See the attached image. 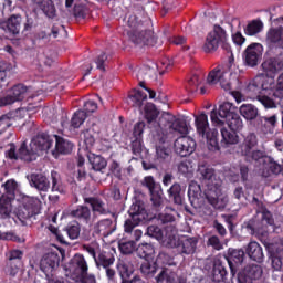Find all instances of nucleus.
<instances>
[{
	"instance_id": "63",
	"label": "nucleus",
	"mask_w": 283,
	"mask_h": 283,
	"mask_svg": "<svg viewBox=\"0 0 283 283\" xmlns=\"http://www.w3.org/2000/svg\"><path fill=\"white\" fill-rule=\"evenodd\" d=\"M8 127H12V119L8 115L0 117V134L6 132Z\"/></svg>"
},
{
	"instance_id": "23",
	"label": "nucleus",
	"mask_w": 283,
	"mask_h": 283,
	"mask_svg": "<svg viewBox=\"0 0 283 283\" xmlns=\"http://www.w3.org/2000/svg\"><path fill=\"white\" fill-rule=\"evenodd\" d=\"M275 221H273V214L269 212V210H263L262 212V227L256 226L253 228L251 224L247 226L248 231H250L251 235H255L258 233L259 235L262 233H265L266 227H273Z\"/></svg>"
},
{
	"instance_id": "33",
	"label": "nucleus",
	"mask_w": 283,
	"mask_h": 283,
	"mask_svg": "<svg viewBox=\"0 0 283 283\" xmlns=\"http://www.w3.org/2000/svg\"><path fill=\"white\" fill-rule=\"evenodd\" d=\"M239 112L245 120H255V118H258V107L253 104L241 105Z\"/></svg>"
},
{
	"instance_id": "57",
	"label": "nucleus",
	"mask_w": 283,
	"mask_h": 283,
	"mask_svg": "<svg viewBox=\"0 0 283 283\" xmlns=\"http://www.w3.org/2000/svg\"><path fill=\"white\" fill-rule=\"evenodd\" d=\"M145 132V122H139L135 124L133 136L135 140H143V133Z\"/></svg>"
},
{
	"instance_id": "54",
	"label": "nucleus",
	"mask_w": 283,
	"mask_h": 283,
	"mask_svg": "<svg viewBox=\"0 0 283 283\" xmlns=\"http://www.w3.org/2000/svg\"><path fill=\"white\" fill-rule=\"evenodd\" d=\"M258 101L259 103H261V105H263V107H265V109H274L275 107H277L275 101L266 95H260L258 97Z\"/></svg>"
},
{
	"instance_id": "5",
	"label": "nucleus",
	"mask_w": 283,
	"mask_h": 283,
	"mask_svg": "<svg viewBox=\"0 0 283 283\" xmlns=\"http://www.w3.org/2000/svg\"><path fill=\"white\" fill-rule=\"evenodd\" d=\"M145 118L148 123V127L151 130V134L155 140H159L160 143H165L166 134H165V118L160 117L158 119V108L156 105L151 103H147L144 108Z\"/></svg>"
},
{
	"instance_id": "58",
	"label": "nucleus",
	"mask_w": 283,
	"mask_h": 283,
	"mask_svg": "<svg viewBox=\"0 0 283 283\" xmlns=\"http://www.w3.org/2000/svg\"><path fill=\"white\" fill-rule=\"evenodd\" d=\"M247 156L249 160H255L256 163H262L264 164V159L266 157H264V153H262L261 150H251V154L249 155H243Z\"/></svg>"
},
{
	"instance_id": "46",
	"label": "nucleus",
	"mask_w": 283,
	"mask_h": 283,
	"mask_svg": "<svg viewBox=\"0 0 283 283\" xmlns=\"http://www.w3.org/2000/svg\"><path fill=\"white\" fill-rule=\"evenodd\" d=\"M52 178V191H56L57 193H65V189L61 185V176L56 171L51 172Z\"/></svg>"
},
{
	"instance_id": "37",
	"label": "nucleus",
	"mask_w": 283,
	"mask_h": 283,
	"mask_svg": "<svg viewBox=\"0 0 283 283\" xmlns=\"http://www.w3.org/2000/svg\"><path fill=\"white\" fill-rule=\"evenodd\" d=\"M144 101H147V94L142 91H134V93L128 96V105L133 107H143Z\"/></svg>"
},
{
	"instance_id": "39",
	"label": "nucleus",
	"mask_w": 283,
	"mask_h": 283,
	"mask_svg": "<svg viewBox=\"0 0 283 283\" xmlns=\"http://www.w3.org/2000/svg\"><path fill=\"white\" fill-rule=\"evenodd\" d=\"M262 30H264V23L260 20H253L247 25L244 32L248 36H255V34H260Z\"/></svg>"
},
{
	"instance_id": "38",
	"label": "nucleus",
	"mask_w": 283,
	"mask_h": 283,
	"mask_svg": "<svg viewBox=\"0 0 283 283\" xmlns=\"http://www.w3.org/2000/svg\"><path fill=\"white\" fill-rule=\"evenodd\" d=\"M71 216L77 218V220H81L82 222H90L92 212L90 211V208L80 206L71 212Z\"/></svg>"
},
{
	"instance_id": "64",
	"label": "nucleus",
	"mask_w": 283,
	"mask_h": 283,
	"mask_svg": "<svg viewBox=\"0 0 283 283\" xmlns=\"http://www.w3.org/2000/svg\"><path fill=\"white\" fill-rule=\"evenodd\" d=\"M158 220L161 221V224H167L169 222H174L176 220V217L171 212H163L158 216Z\"/></svg>"
},
{
	"instance_id": "40",
	"label": "nucleus",
	"mask_w": 283,
	"mask_h": 283,
	"mask_svg": "<svg viewBox=\"0 0 283 283\" xmlns=\"http://www.w3.org/2000/svg\"><path fill=\"white\" fill-rule=\"evenodd\" d=\"M7 30L11 34H19L21 30V15H11L7 22Z\"/></svg>"
},
{
	"instance_id": "43",
	"label": "nucleus",
	"mask_w": 283,
	"mask_h": 283,
	"mask_svg": "<svg viewBox=\"0 0 283 283\" xmlns=\"http://www.w3.org/2000/svg\"><path fill=\"white\" fill-rule=\"evenodd\" d=\"M137 254L144 260H149L154 255V245L149 243H142L137 248Z\"/></svg>"
},
{
	"instance_id": "14",
	"label": "nucleus",
	"mask_w": 283,
	"mask_h": 283,
	"mask_svg": "<svg viewBox=\"0 0 283 283\" xmlns=\"http://www.w3.org/2000/svg\"><path fill=\"white\" fill-rule=\"evenodd\" d=\"M206 196L214 209H224L229 203V197L222 191V187L210 188Z\"/></svg>"
},
{
	"instance_id": "50",
	"label": "nucleus",
	"mask_w": 283,
	"mask_h": 283,
	"mask_svg": "<svg viewBox=\"0 0 283 283\" xmlns=\"http://www.w3.org/2000/svg\"><path fill=\"white\" fill-rule=\"evenodd\" d=\"M178 171H179V174H182V176H192L193 175V164L189 160L181 161L178 165Z\"/></svg>"
},
{
	"instance_id": "60",
	"label": "nucleus",
	"mask_w": 283,
	"mask_h": 283,
	"mask_svg": "<svg viewBox=\"0 0 283 283\" xmlns=\"http://www.w3.org/2000/svg\"><path fill=\"white\" fill-rule=\"evenodd\" d=\"M180 185L174 184L168 190L169 196L175 199V202H180Z\"/></svg>"
},
{
	"instance_id": "42",
	"label": "nucleus",
	"mask_w": 283,
	"mask_h": 283,
	"mask_svg": "<svg viewBox=\"0 0 283 283\" xmlns=\"http://www.w3.org/2000/svg\"><path fill=\"white\" fill-rule=\"evenodd\" d=\"M87 118V113L85 111H77L73 114L71 118V127L73 129H78L83 123H85V119Z\"/></svg>"
},
{
	"instance_id": "29",
	"label": "nucleus",
	"mask_w": 283,
	"mask_h": 283,
	"mask_svg": "<svg viewBox=\"0 0 283 283\" xmlns=\"http://www.w3.org/2000/svg\"><path fill=\"white\" fill-rule=\"evenodd\" d=\"M221 145L229 147V145H238L240 143V136L235 132H230L227 128H221Z\"/></svg>"
},
{
	"instance_id": "26",
	"label": "nucleus",
	"mask_w": 283,
	"mask_h": 283,
	"mask_svg": "<svg viewBox=\"0 0 283 283\" xmlns=\"http://www.w3.org/2000/svg\"><path fill=\"white\" fill-rule=\"evenodd\" d=\"M258 147V135L249 133L240 145V154L242 156H249L253 149Z\"/></svg>"
},
{
	"instance_id": "44",
	"label": "nucleus",
	"mask_w": 283,
	"mask_h": 283,
	"mask_svg": "<svg viewBox=\"0 0 283 283\" xmlns=\"http://www.w3.org/2000/svg\"><path fill=\"white\" fill-rule=\"evenodd\" d=\"M114 255H112V253L109 252H102L98 255V259H96V264H98L99 266H103L104 269H107L108 266H112V264H114Z\"/></svg>"
},
{
	"instance_id": "7",
	"label": "nucleus",
	"mask_w": 283,
	"mask_h": 283,
	"mask_svg": "<svg viewBox=\"0 0 283 283\" xmlns=\"http://www.w3.org/2000/svg\"><path fill=\"white\" fill-rule=\"evenodd\" d=\"M128 36L136 45H154V36L151 31H147L143 28V23L138 22V17L130 15L128 18Z\"/></svg>"
},
{
	"instance_id": "56",
	"label": "nucleus",
	"mask_w": 283,
	"mask_h": 283,
	"mask_svg": "<svg viewBox=\"0 0 283 283\" xmlns=\"http://www.w3.org/2000/svg\"><path fill=\"white\" fill-rule=\"evenodd\" d=\"M90 202L93 211L96 213H107V210H105V203H103L101 199H90Z\"/></svg>"
},
{
	"instance_id": "13",
	"label": "nucleus",
	"mask_w": 283,
	"mask_h": 283,
	"mask_svg": "<svg viewBox=\"0 0 283 283\" xmlns=\"http://www.w3.org/2000/svg\"><path fill=\"white\" fill-rule=\"evenodd\" d=\"M264 46L261 43H251L247 46L243 53V60L249 67H255L262 61Z\"/></svg>"
},
{
	"instance_id": "61",
	"label": "nucleus",
	"mask_w": 283,
	"mask_h": 283,
	"mask_svg": "<svg viewBox=\"0 0 283 283\" xmlns=\"http://www.w3.org/2000/svg\"><path fill=\"white\" fill-rule=\"evenodd\" d=\"M39 199L34 198V197H27L24 198V207H27V209H29L30 211H34L35 207H39Z\"/></svg>"
},
{
	"instance_id": "34",
	"label": "nucleus",
	"mask_w": 283,
	"mask_h": 283,
	"mask_svg": "<svg viewBox=\"0 0 283 283\" xmlns=\"http://www.w3.org/2000/svg\"><path fill=\"white\" fill-rule=\"evenodd\" d=\"M82 136L84 138V144L86 145V149H91V147H94V143H96V136H98V129L96 126H93L92 128H87L82 133Z\"/></svg>"
},
{
	"instance_id": "4",
	"label": "nucleus",
	"mask_w": 283,
	"mask_h": 283,
	"mask_svg": "<svg viewBox=\"0 0 283 283\" xmlns=\"http://www.w3.org/2000/svg\"><path fill=\"white\" fill-rule=\"evenodd\" d=\"M228 41L229 35H227V31H224L220 25H214L213 30H211L206 36L202 50L206 54H211V52H216V50L221 45L226 52H230L231 54V44Z\"/></svg>"
},
{
	"instance_id": "30",
	"label": "nucleus",
	"mask_w": 283,
	"mask_h": 283,
	"mask_svg": "<svg viewBox=\"0 0 283 283\" xmlns=\"http://www.w3.org/2000/svg\"><path fill=\"white\" fill-rule=\"evenodd\" d=\"M36 6H39L40 10L44 12L45 17L49 19H54L56 17V8L54 7V2L52 0H33Z\"/></svg>"
},
{
	"instance_id": "20",
	"label": "nucleus",
	"mask_w": 283,
	"mask_h": 283,
	"mask_svg": "<svg viewBox=\"0 0 283 283\" xmlns=\"http://www.w3.org/2000/svg\"><path fill=\"white\" fill-rule=\"evenodd\" d=\"M116 231V223L111 219H104L98 221L93 227V235L107 238V235H112L113 232Z\"/></svg>"
},
{
	"instance_id": "47",
	"label": "nucleus",
	"mask_w": 283,
	"mask_h": 283,
	"mask_svg": "<svg viewBox=\"0 0 283 283\" xmlns=\"http://www.w3.org/2000/svg\"><path fill=\"white\" fill-rule=\"evenodd\" d=\"M170 127L174 129V132H178V134H182L184 136L189 134V127L187 126V123L180 119H175Z\"/></svg>"
},
{
	"instance_id": "62",
	"label": "nucleus",
	"mask_w": 283,
	"mask_h": 283,
	"mask_svg": "<svg viewBox=\"0 0 283 283\" xmlns=\"http://www.w3.org/2000/svg\"><path fill=\"white\" fill-rule=\"evenodd\" d=\"M208 244L216 249V251H222L224 249V245L222 242H220V239L216 235H212L208 239Z\"/></svg>"
},
{
	"instance_id": "16",
	"label": "nucleus",
	"mask_w": 283,
	"mask_h": 283,
	"mask_svg": "<svg viewBox=\"0 0 283 283\" xmlns=\"http://www.w3.org/2000/svg\"><path fill=\"white\" fill-rule=\"evenodd\" d=\"M265 45L283 50V27H271L265 33Z\"/></svg>"
},
{
	"instance_id": "49",
	"label": "nucleus",
	"mask_w": 283,
	"mask_h": 283,
	"mask_svg": "<svg viewBox=\"0 0 283 283\" xmlns=\"http://www.w3.org/2000/svg\"><path fill=\"white\" fill-rule=\"evenodd\" d=\"M255 86L260 87L263 91L271 90V83H273L272 78H269L264 75H259L255 77Z\"/></svg>"
},
{
	"instance_id": "36",
	"label": "nucleus",
	"mask_w": 283,
	"mask_h": 283,
	"mask_svg": "<svg viewBox=\"0 0 283 283\" xmlns=\"http://www.w3.org/2000/svg\"><path fill=\"white\" fill-rule=\"evenodd\" d=\"M213 282H224L227 277V269L222 265V262L216 261L212 270Z\"/></svg>"
},
{
	"instance_id": "15",
	"label": "nucleus",
	"mask_w": 283,
	"mask_h": 283,
	"mask_svg": "<svg viewBox=\"0 0 283 283\" xmlns=\"http://www.w3.org/2000/svg\"><path fill=\"white\" fill-rule=\"evenodd\" d=\"M59 254L54 252H49L43 255L40 261V270L44 273L45 277H50L56 269H59Z\"/></svg>"
},
{
	"instance_id": "1",
	"label": "nucleus",
	"mask_w": 283,
	"mask_h": 283,
	"mask_svg": "<svg viewBox=\"0 0 283 283\" xmlns=\"http://www.w3.org/2000/svg\"><path fill=\"white\" fill-rule=\"evenodd\" d=\"M73 147L74 145L70 140L57 135H39L31 140L29 148L25 143L21 145L19 148V158L32 163L42 151H51L54 158H59V154H72Z\"/></svg>"
},
{
	"instance_id": "25",
	"label": "nucleus",
	"mask_w": 283,
	"mask_h": 283,
	"mask_svg": "<svg viewBox=\"0 0 283 283\" xmlns=\"http://www.w3.org/2000/svg\"><path fill=\"white\" fill-rule=\"evenodd\" d=\"M227 260L231 273L235 275V266H239V264H242V262H244V250L229 249Z\"/></svg>"
},
{
	"instance_id": "2",
	"label": "nucleus",
	"mask_w": 283,
	"mask_h": 283,
	"mask_svg": "<svg viewBox=\"0 0 283 283\" xmlns=\"http://www.w3.org/2000/svg\"><path fill=\"white\" fill-rule=\"evenodd\" d=\"M210 119L214 127H223L226 123L231 132H242L244 127L242 117L238 114V107L229 101L223 102L219 109H212L210 112Z\"/></svg>"
},
{
	"instance_id": "21",
	"label": "nucleus",
	"mask_w": 283,
	"mask_h": 283,
	"mask_svg": "<svg viewBox=\"0 0 283 283\" xmlns=\"http://www.w3.org/2000/svg\"><path fill=\"white\" fill-rule=\"evenodd\" d=\"M155 280L157 283H187V279L185 276L178 275L176 271L169 268L163 269Z\"/></svg>"
},
{
	"instance_id": "18",
	"label": "nucleus",
	"mask_w": 283,
	"mask_h": 283,
	"mask_svg": "<svg viewBox=\"0 0 283 283\" xmlns=\"http://www.w3.org/2000/svg\"><path fill=\"white\" fill-rule=\"evenodd\" d=\"M175 151L179 156H191L196 151V142L188 136H181L175 142Z\"/></svg>"
},
{
	"instance_id": "19",
	"label": "nucleus",
	"mask_w": 283,
	"mask_h": 283,
	"mask_svg": "<svg viewBox=\"0 0 283 283\" xmlns=\"http://www.w3.org/2000/svg\"><path fill=\"white\" fill-rule=\"evenodd\" d=\"M25 94H28V88L23 84L15 85L11 90V94L0 98V107H4V105H12V103H17V101H23L25 98Z\"/></svg>"
},
{
	"instance_id": "55",
	"label": "nucleus",
	"mask_w": 283,
	"mask_h": 283,
	"mask_svg": "<svg viewBox=\"0 0 283 283\" xmlns=\"http://www.w3.org/2000/svg\"><path fill=\"white\" fill-rule=\"evenodd\" d=\"M202 75L195 74L189 80L188 85L190 87V92L193 94L195 92H198V87H200V83H202Z\"/></svg>"
},
{
	"instance_id": "41",
	"label": "nucleus",
	"mask_w": 283,
	"mask_h": 283,
	"mask_svg": "<svg viewBox=\"0 0 283 283\" xmlns=\"http://www.w3.org/2000/svg\"><path fill=\"white\" fill-rule=\"evenodd\" d=\"M140 271L144 275H154L158 271L157 261H149V259H146L142 263Z\"/></svg>"
},
{
	"instance_id": "6",
	"label": "nucleus",
	"mask_w": 283,
	"mask_h": 283,
	"mask_svg": "<svg viewBox=\"0 0 283 283\" xmlns=\"http://www.w3.org/2000/svg\"><path fill=\"white\" fill-rule=\"evenodd\" d=\"M195 125L197 133L202 138H206L210 151H218L220 149V144L218 143V130L216 128H209V117L205 113H200L195 116Z\"/></svg>"
},
{
	"instance_id": "45",
	"label": "nucleus",
	"mask_w": 283,
	"mask_h": 283,
	"mask_svg": "<svg viewBox=\"0 0 283 283\" xmlns=\"http://www.w3.org/2000/svg\"><path fill=\"white\" fill-rule=\"evenodd\" d=\"M66 233L70 240H78V235H81V226L78 222H71L66 228Z\"/></svg>"
},
{
	"instance_id": "27",
	"label": "nucleus",
	"mask_w": 283,
	"mask_h": 283,
	"mask_svg": "<svg viewBox=\"0 0 283 283\" xmlns=\"http://www.w3.org/2000/svg\"><path fill=\"white\" fill-rule=\"evenodd\" d=\"M31 187L38 189V191H48L50 189V181L41 174H32L28 177Z\"/></svg>"
},
{
	"instance_id": "17",
	"label": "nucleus",
	"mask_w": 283,
	"mask_h": 283,
	"mask_svg": "<svg viewBox=\"0 0 283 283\" xmlns=\"http://www.w3.org/2000/svg\"><path fill=\"white\" fill-rule=\"evenodd\" d=\"M143 185L149 190L154 207H160L163 205V189H160V184H157L154 177L149 176L145 177Z\"/></svg>"
},
{
	"instance_id": "22",
	"label": "nucleus",
	"mask_w": 283,
	"mask_h": 283,
	"mask_svg": "<svg viewBox=\"0 0 283 283\" xmlns=\"http://www.w3.org/2000/svg\"><path fill=\"white\" fill-rule=\"evenodd\" d=\"M188 198L190 200V203L195 209H198L203 202L202 198V188H200V184L196 181H191L188 188Z\"/></svg>"
},
{
	"instance_id": "48",
	"label": "nucleus",
	"mask_w": 283,
	"mask_h": 283,
	"mask_svg": "<svg viewBox=\"0 0 283 283\" xmlns=\"http://www.w3.org/2000/svg\"><path fill=\"white\" fill-rule=\"evenodd\" d=\"M32 210H29L28 207L21 206L15 211V216L21 224H25V220L32 216Z\"/></svg>"
},
{
	"instance_id": "11",
	"label": "nucleus",
	"mask_w": 283,
	"mask_h": 283,
	"mask_svg": "<svg viewBox=\"0 0 283 283\" xmlns=\"http://www.w3.org/2000/svg\"><path fill=\"white\" fill-rule=\"evenodd\" d=\"M197 176L201 185L207 187V191L214 187H222V179L216 174V169L207 164L199 165Z\"/></svg>"
},
{
	"instance_id": "59",
	"label": "nucleus",
	"mask_w": 283,
	"mask_h": 283,
	"mask_svg": "<svg viewBox=\"0 0 283 283\" xmlns=\"http://www.w3.org/2000/svg\"><path fill=\"white\" fill-rule=\"evenodd\" d=\"M273 96L275 98H283V74H281L277 78L276 86L273 91Z\"/></svg>"
},
{
	"instance_id": "9",
	"label": "nucleus",
	"mask_w": 283,
	"mask_h": 283,
	"mask_svg": "<svg viewBox=\"0 0 283 283\" xmlns=\"http://www.w3.org/2000/svg\"><path fill=\"white\" fill-rule=\"evenodd\" d=\"M2 187L4 188L6 195H2L0 198V216L8 218L12 213V200L19 193V184L14 179H9Z\"/></svg>"
},
{
	"instance_id": "51",
	"label": "nucleus",
	"mask_w": 283,
	"mask_h": 283,
	"mask_svg": "<svg viewBox=\"0 0 283 283\" xmlns=\"http://www.w3.org/2000/svg\"><path fill=\"white\" fill-rule=\"evenodd\" d=\"M157 266H174V259L165 252H160L156 259Z\"/></svg>"
},
{
	"instance_id": "12",
	"label": "nucleus",
	"mask_w": 283,
	"mask_h": 283,
	"mask_svg": "<svg viewBox=\"0 0 283 283\" xmlns=\"http://www.w3.org/2000/svg\"><path fill=\"white\" fill-rule=\"evenodd\" d=\"M147 235H149V238H155V240L161 242L164 247H169L170 249L178 245V237L176 235V231L171 228H168L163 232L157 226H149L147 228Z\"/></svg>"
},
{
	"instance_id": "35",
	"label": "nucleus",
	"mask_w": 283,
	"mask_h": 283,
	"mask_svg": "<svg viewBox=\"0 0 283 283\" xmlns=\"http://www.w3.org/2000/svg\"><path fill=\"white\" fill-rule=\"evenodd\" d=\"M88 160L94 171H103L107 167V160L101 155L91 154L88 155Z\"/></svg>"
},
{
	"instance_id": "24",
	"label": "nucleus",
	"mask_w": 283,
	"mask_h": 283,
	"mask_svg": "<svg viewBox=\"0 0 283 283\" xmlns=\"http://www.w3.org/2000/svg\"><path fill=\"white\" fill-rule=\"evenodd\" d=\"M263 170L261 172V176L263 178H269L271 174H275L276 176L279 174H282V165H280L273 157H265L263 159Z\"/></svg>"
},
{
	"instance_id": "8",
	"label": "nucleus",
	"mask_w": 283,
	"mask_h": 283,
	"mask_svg": "<svg viewBox=\"0 0 283 283\" xmlns=\"http://www.w3.org/2000/svg\"><path fill=\"white\" fill-rule=\"evenodd\" d=\"M87 261H85V256L75 254L72 259L69 272L66 273V277H71L74 282L96 283V277H94V275H87Z\"/></svg>"
},
{
	"instance_id": "3",
	"label": "nucleus",
	"mask_w": 283,
	"mask_h": 283,
	"mask_svg": "<svg viewBox=\"0 0 283 283\" xmlns=\"http://www.w3.org/2000/svg\"><path fill=\"white\" fill-rule=\"evenodd\" d=\"M240 74V67L235 65L233 57H230L229 63L222 66H218L212 70L208 77V85H216L220 83L222 90L226 92L231 91V83L238 81V75Z\"/></svg>"
},
{
	"instance_id": "53",
	"label": "nucleus",
	"mask_w": 283,
	"mask_h": 283,
	"mask_svg": "<svg viewBox=\"0 0 283 283\" xmlns=\"http://www.w3.org/2000/svg\"><path fill=\"white\" fill-rule=\"evenodd\" d=\"M119 251L124 253V255H129V253H134L136 251V242L128 241V242H119Z\"/></svg>"
},
{
	"instance_id": "31",
	"label": "nucleus",
	"mask_w": 283,
	"mask_h": 283,
	"mask_svg": "<svg viewBox=\"0 0 283 283\" xmlns=\"http://www.w3.org/2000/svg\"><path fill=\"white\" fill-rule=\"evenodd\" d=\"M262 67L266 75L273 78V74H277V72L283 70V63L277 60H266L262 63Z\"/></svg>"
},
{
	"instance_id": "52",
	"label": "nucleus",
	"mask_w": 283,
	"mask_h": 283,
	"mask_svg": "<svg viewBox=\"0 0 283 283\" xmlns=\"http://www.w3.org/2000/svg\"><path fill=\"white\" fill-rule=\"evenodd\" d=\"M122 280H127L134 273V266L127 263H119L117 265Z\"/></svg>"
},
{
	"instance_id": "10",
	"label": "nucleus",
	"mask_w": 283,
	"mask_h": 283,
	"mask_svg": "<svg viewBox=\"0 0 283 283\" xmlns=\"http://www.w3.org/2000/svg\"><path fill=\"white\" fill-rule=\"evenodd\" d=\"M129 219L125 221L124 229L126 233H132L135 227H138L140 222H145L148 218L145 205L140 201L133 203L128 210Z\"/></svg>"
},
{
	"instance_id": "28",
	"label": "nucleus",
	"mask_w": 283,
	"mask_h": 283,
	"mask_svg": "<svg viewBox=\"0 0 283 283\" xmlns=\"http://www.w3.org/2000/svg\"><path fill=\"white\" fill-rule=\"evenodd\" d=\"M245 252L254 262H262V260H264V252L262 251V247L255 241H252L248 244Z\"/></svg>"
},
{
	"instance_id": "32",
	"label": "nucleus",
	"mask_w": 283,
	"mask_h": 283,
	"mask_svg": "<svg viewBox=\"0 0 283 283\" xmlns=\"http://www.w3.org/2000/svg\"><path fill=\"white\" fill-rule=\"evenodd\" d=\"M198 247L197 238L185 237L181 239V252L186 255H191L196 253V249Z\"/></svg>"
}]
</instances>
